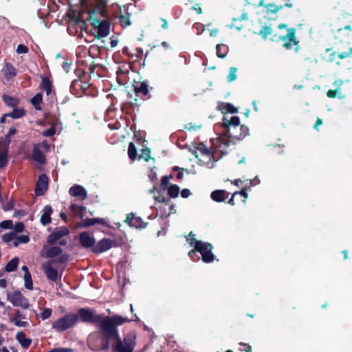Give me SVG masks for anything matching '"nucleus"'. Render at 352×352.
Segmentation results:
<instances>
[{
  "instance_id": "72a5a7b5",
  "label": "nucleus",
  "mask_w": 352,
  "mask_h": 352,
  "mask_svg": "<svg viewBox=\"0 0 352 352\" xmlns=\"http://www.w3.org/2000/svg\"><path fill=\"white\" fill-rule=\"evenodd\" d=\"M2 98L5 104L8 107H15L19 104V100L16 98L10 96L8 95H3Z\"/></svg>"
},
{
  "instance_id": "473e14b6",
  "label": "nucleus",
  "mask_w": 352,
  "mask_h": 352,
  "mask_svg": "<svg viewBox=\"0 0 352 352\" xmlns=\"http://www.w3.org/2000/svg\"><path fill=\"white\" fill-rule=\"evenodd\" d=\"M216 49L217 56L221 58H224L226 56L229 50L228 47L224 44H217L216 46Z\"/></svg>"
},
{
  "instance_id": "c03bdc74",
  "label": "nucleus",
  "mask_w": 352,
  "mask_h": 352,
  "mask_svg": "<svg viewBox=\"0 0 352 352\" xmlns=\"http://www.w3.org/2000/svg\"><path fill=\"white\" fill-rule=\"evenodd\" d=\"M236 67H232L229 69V74L227 76L228 82H232L236 78Z\"/></svg>"
},
{
  "instance_id": "20e7f679",
  "label": "nucleus",
  "mask_w": 352,
  "mask_h": 352,
  "mask_svg": "<svg viewBox=\"0 0 352 352\" xmlns=\"http://www.w3.org/2000/svg\"><path fill=\"white\" fill-rule=\"evenodd\" d=\"M78 320V316L75 314H66L63 317L55 320L52 328L57 331L63 332L72 327Z\"/></svg>"
},
{
  "instance_id": "ea45409f",
  "label": "nucleus",
  "mask_w": 352,
  "mask_h": 352,
  "mask_svg": "<svg viewBox=\"0 0 352 352\" xmlns=\"http://www.w3.org/2000/svg\"><path fill=\"white\" fill-rule=\"evenodd\" d=\"M128 155L131 160L134 161L137 157V149L133 142H130L128 148Z\"/></svg>"
},
{
  "instance_id": "4c0bfd02",
  "label": "nucleus",
  "mask_w": 352,
  "mask_h": 352,
  "mask_svg": "<svg viewBox=\"0 0 352 352\" xmlns=\"http://www.w3.org/2000/svg\"><path fill=\"white\" fill-rule=\"evenodd\" d=\"M168 194L171 198H176L178 197L180 188L177 184H171L168 188Z\"/></svg>"
},
{
  "instance_id": "a19ab883",
  "label": "nucleus",
  "mask_w": 352,
  "mask_h": 352,
  "mask_svg": "<svg viewBox=\"0 0 352 352\" xmlns=\"http://www.w3.org/2000/svg\"><path fill=\"white\" fill-rule=\"evenodd\" d=\"M24 281L25 288L32 290L33 289V282L30 272L25 273Z\"/></svg>"
},
{
  "instance_id": "a878e982",
  "label": "nucleus",
  "mask_w": 352,
  "mask_h": 352,
  "mask_svg": "<svg viewBox=\"0 0 352 352\" xmlns=\"http://www.w3.org/2000/svg\"><path fill=\"white\" fill-rule=\"evenodd\" d=\"M25 315L23 312H21L20 310H16L14 315L12 321L16 327H26L28 325V322H25V321L20 320V319H25Z\"/></svg>"
},
{
  "instance_id": "e433bc0d",
  "label": "nucleus",
  "mask_w": 352,
  "mask_h": 352,
  "mask_svg": "<svg viewBox=\"0 0 352 352\" xmlns=\"http://www.w3.org/2000/svg\"><path fill=\"white\" fill-rule=\"evenodd\" d=\"M30 241V237L28 235H19L14 236V241L13 242V245L14 247H17L21 243H28Z\"/></svg>"
},
{
  "instance_id": "49530a36",
  "label": "nucleus",
  "mask_w": 352,
  "mask_h": 352,
  "mask_svg": "<svg viewBox=\"0 0 352 352\" xmlns=\"http://www.w3.org/2000/svg\"><path fill=\"white\" fill-rule=\"evenodd\" d=\"M144 158L146 162H148L151 159V150L148 148H146L142 150V153L139 156V159Z\"/></svg>"
},
{
  "instance_id": "1a4fd4ad",
  "label": "nucleus",
  "mask_w": 352,
  "mask_h": 352,
  "mask_svg": "<svg viewBox=\"0 0 352 352\" xmlns=\"http://www.w3.org/2000/svg\"><path fill=\"white\" fill-rule=\"evenodd\" d=\"M117 246V242L107 238H103L100 240L97 243H95L91 251L96 254H100L110 250L113 247Z\"/></svg>"
},
{
  "instance_id": "5701e85b",
  "label": "nucleus",
  "mask_w": 352,
  "mask_h": 352,
  "mask_svg": "<svg viewBox=\"0 0 352 352\" xmlns=\"http://www.w3.org/2000/svg\"><path fill=\"white\" fill-rule=\"evenodd\" d=\"M82 87L81 79H75L72 82L70 85V91L73 95L76 96V97L82 96Z\"/></svg>"
},
{
  "instance_id": "2eb2a0df",
  "label": "nucleus",
  "mask_w": 352,
  "mask_h": 352,
  "mask_svg": "<svg viewBox=\"0 0 352 352\" xmlns=\"http://www.w3.org/2000/svg\"><path fill=\"white\" fill-rule=\"evenodd\" d=\"M79 242L82 248L93 249L96 240L88 232H82L79 234Z\"/></svg>"
},
{
  "instance_id": "f257e3e1",
  "label": "nucleus",
  "mask_w": 352,
  "mask_h": 352,
  "mask_svg": "<svg viewBox=\"0 0 352 352\" xmlns=\"http://www.w3.org/2000/svg\"><path fill=\"white\" fill-rule=\"evenodd\" d=\"M78 320L82 322L95 324L99 329L102 336L99 346H91L89 343V348L92 351H107L111 346L113 352H133L135 346V335L133 333L126 334L122 340L118 327L131 320L120 315L111 316L95 314L89 308H80L77 314Z\"/></svg>"
},
{
  "instance_id": "412c9836",
  "label": "nucleus",
  "mask_w": 352,
  "mask_h": 352,
  "mask_svg": "<svg viewBox=\"0 0 352 352\" xmlns=\"http://www.w3.org/2000/svg\"><path fill=\"white\" fill-rule=\"evenodd\" d=\"M5 78L8 80L16 76V69L10 63H6L1 70Z\"/></svg>"
},
{
  "instance_id": "a18cd8bd",
  "label": "nucleus",
  "mask_w": 352,
  "mask_h": 352,
  "mask_svg": "<svg viewBox=\"0 0 352 352\" xmlns=\"http://www.w3.org/2000/svg\"><path fill=\"white\" fill-rule=\"evenodd\" d=\"M8 164V155L6 152L0 153V168H4Z\"/></svg>"
},
{
  "instance_id": "b1692460",
  "label": "nucleus",
  "mask_w": 352,
  "mask_h": 352,
  "mask_svg": "<svg viewBox=\"0 0 352 352\" xmlns=\"http://www.w3.org/2000/svg\"><path fill=\"white\" fill-rule=\"evenodd\" d=\"M32 159L41 164H44L45 163V155L39 148L38 145H35L33 148Z\"/></svg>"
},
{
  "instance_id": "8fccbe9b",
  "label": "nucleus",
  "mask_w": 352,
  "mask_h": 352,
  "mask_svg": "<svg viewBox=\"0 0 352 352\" xmlns=\"http://www.w3.org/2000/svg\"><path fill=\"white\" fill-rule=\"evenodd\" d=\"M135 107H138V105L133 102H129L122 106V110L124 111L125 109L126 113H130L132 110H134Z\"/></svg>"
},
{
  "instance_id": "e2e57ef3",
  "label": "nucleus",
  "mask_w": 352,
  "mask_h": 352,
  "mask_svg": "<svg viewBox=\"0 0 352 352\" xmlns=\"http://www.w3.org/2000/svg\"><path fill=\"white\" fill-rule=\"evenodd\" d=\"M75 74L78 76L77 79H81V80H83L86 76V72L81 69H76L75 70Z\"/></svg>"
},
{
  "instance_id": "f704fd0d",
  "label": "nucleus",
  "mask_w": 352,
  "mask_h": 352,
  "mask_svg": "<svg viewBox=\"0 0 352 352\" xmlns=\"http://www.w3.org/2000/svg\"><path fill=\"white\" fill-rule=\"evenodd\" d=\"M19 261V258L17 257H14L10 260L5 267L6 271L8 272L15 271L18 267Z\"/></svg>"
},
{
  "instance_id": "864d4df0",
  "label": "nucleus",
  "mask_w": 352,
  "mask_h": 352,
  "mask_svg": "<svg viewBox=\"0 0 352 352\" xmlns=\"http://www.w3.org/2000/svg\"><path fill=\"white\" fill-rule=\"evenodd\" d=\"M13 226L12 220H5L0 223V228L3 229H10Z\"/></svg>"
},
{
  "instance_id": "39448f33",
  "label": "nucleus",
  "mask_w": 352,
  "mask_h": 352,
  "mask_svg": "<svg viewBox=\"0 0 352 352\" xmlns=\"http://www.w3.org/2000/svg\"><path fill=\"white\" fill-rule=\"evenodd\" d=\"M107 6V4L105 0H96L93 8L87 11L90 21L99 19V16L107 19L108 17Z\"/></svg>"
},
{
  "instance_id": "3c124183",
  "label": "nucleus",
  "mask_w": 352,
  "mask_h": 352,
  "mask_svg": "<svg viewBox=\"0 0 352 352\" xmlns=\"http://www.w3.org/2000/svg\"><path fill=\"white\" fill-rule=\"evenodd\" d=\"M14 232L6 233L2 236V240L3 242L9 243L12 241H14Z\"/></svg>"
},
{
  "instance_id": "393cba45",
  "label": "nucleus",
  "mask_w": 352,
  "mask_h": 352,
  "mask_svg": "<svg viewBox=\"0 0 352 352\" xmlns=\"http://www.w3.org/2000/svg\"><path fill=\"white\" fill-rule=\"evenodd\" d=\"M52 212V208L50 206L47 205L44 207L43 210V214L40 219L41 223L43 226H46L51 223V214Z\"/></svg>"
},
{
  "instance_id": "09e8293b",
  "label": "nucleus",
  "mask_w": 352,
  "mask_h": 352,
  "mask_svg": "<svg viewBox=\"0 0 352 352\" xmlns=\"http://www.w3.org/2000/svg\"><path fill=\"white\" fill-rule=\"evenodd\" d=\"M173 178V175H165L163 176L161 179V188L163 190H165L169 183L170 179Z\"/></svg>"
},
{
  "instance_id": "a211bd4d",
  "label": "nucleus",
  "mask_w": 352,
  "mask_h": 352,
  "mask_svg": "<svg viewBox=\"0 0 352 352\" xmlns=\"http://www.w3.org/2000/svg\"><path fill=\"white\" fill-rule=\"evenodd\" d=\"M133 88L136 96L142 95L147 98H150V96H148V85L147 82H140L139 83L134 85Z\"/></svg>"
},
{
  "instance_id": "f8f14e48",
  "label": "nucleus",
  "mask_w": 352,
  "mask_h": 352,
  "mask_svg": "<svg viewBox=\"0 0 352 352\" xmlns=\"http://www.w3.org/2000/svg\"><path fill=\"white\" fill-rule=\"evenodd\" d=\"M69 233V230L66 227L57 228L48 236L47 242L49 245H52L62 237L68 235Z\"/></svg>"
},
{
  "instance_id": "338daca9",
  "label": "nucleus",
  "mask_w": 352,
  "mask_h": 352,
  "mask_svg": "<svg viewBox=\"0 0 352 352\" xmlns=\"http://www.w3.org/2000/svg\"><path fill=\"white\" fill-rule=\"evenodd\" d=\"M192 27H193V28H195L197 30L198 34H201L204 30V28L202 24L199 23H194Z\"/></svg>"
},
{
  "instance_id": "7ed1b4c3",
  "label": "nucleus",
  "mask_w": 352,
  "mask_h": 352,
  "mask_svg": "<svg viewBox=\"0 0 352 352\" xmlns=\"http://www.w3.org/2000/svg\"><path fill=\"white\" fill-rule=\"evenodd\" d=\"M278 0H260L258 6L262 7L263 12L265 14V17L270 19L271 14H276L283 8H291L293 7L292 3L287 2L283 5H278Z\"/></svg>"
},
{
  "instance_id": "dca6fc26",
  "label": "nucleus",
  "mask_w": 352,
  "mask_h": 352,
  "mask_svg": "<svg viewBox=\"0 0 352 352\" xmlns=\"http://www.w3.org/2000/svg\"><path fill=\"white\" fill-rule=\"evenodd\" d=\"M82 221L81 223H78V228H89L96 223L109 227V225L107 224L106 220L102 218H87L85 219H82Z\"/></svg>"
},
{
  "instance_id": "c85d7f7f",
  "label": "nucleus",
  "mask_w": 352,
  "mask_h": 352,
  "mask_svg": "<svg viewBox=\"0 0 352 352\" xmlns=\"http://www.w3.org/2000/svg\"><path fill=\"white\" fill-rule=\"evenodd\" d=\"M16 338L21 346L25 349H28L32 343L31 339L27 338L23 332H18L16 335Z\"/></svg>"
},
{
  "instance_id": "6ab92c4d",
  "label": "nucleus",
  "mask_w": 352,
  "mask_h": 352,
  "mask_svg": "<svg viewBox=\"0 0 352 352\" xmlns=\"http://www.w3.org/2000/svg\"><path fill=\"white\" fill-rule=\"evenodd\" d=\"M337 54L338 58L340 60L352 58V46L348 48L347 51L343 52H333L329 56V61L333 62L335 59V56Z\"/></svg>"
},
{
  "instance_id": "5fc2aeb1",
  "label": "nucleus",
  "mask_w": 352,
  "mask_h": 352,
  "mask_svg": "<svg viewBox=\"0 0 352 352\" xmlns=\"http://www.w3.org/2000/svg\"><path fill=\"white\" fill-rule=\"evenodd\" d=\"M97 94V90L95 87H94L91 84H89L88 89L85 92V96H96Z\"/></svg>"
},
{
  "instance_id": "9b49d317",
  "label": "nucleus",
  "mask_w": 352,
  "mask_h": 352,
  "mask_svg": "<svg viewBox=\"0 0 352 352\" xmlns=\"http://www.w3.org/2000/svg\"><path fill=\"white\" fill-rule=\"evenodd\" d=\"M296 29L292 28L287 30L285 35L280 36L278 38L284 41L283 46L286 49H290L293 45H296L298 43L296 38Z\"/></svg>"
},
{
  "instance_id": "6e6552de",
  "label": "nucleus",
  "mask_w": 352,
  "mask_h": 352,
  "mask_svg": "<svg viewBox=\"0 0 352 352\" xmlns=\"http://www.w3.org/2000/svg\"><path fill=\"white\" fill-rule=\"evenodd\" d=\"M91 26L97 30L96 38L107 36L110 32V23L105 20L94 19L91 22Z\"/></svg>"
},
{
  "instance_id": "cd10ccee",
  "label": "nucleus",
  "mask_w": 352,
  "mask_h": 352,
  "mask_svg": "<svg viewBox=\"0 0 352 352\" xmlns=\"http://www.w3.org/2000/svg\"><path fill=\"white\" fill-rule=\"evenodd\" d=\"M63 253V250L58 246H54L49 248L45 254H42L43 256L48 258H53Z\"/></svg>"
},
{
  "instance_id": "f3484780",
  "label": "nucleus",
  "mask_w": 352,
  "mask_h": 352,
  "mask_svg": "<svg viewBox=\"0 0 352 352\" xmlns=\"http://www.w3.org/2000/svg\"><path fill=\"white\" fill-rule=\"evenodd\" d=\"M69 193L72 197H80L82 199H85L87 197V192L86 189L78 184H75L69 188Z\"/></svg>"
},
{
  "instance_id": "ddd939ff",
  "label": "nucleus",
  "mask_w": 352,
  "mask_h": 352,
  "mask_svg": "<svg viewBox=\"0 0 352 352\" xmlns=\"http://www.w3.org/2000/svg\"><path fill=\"white\" fill-rule=\"evenodd\" d=\"M48 180L49 179L45 174L39 175L34 190V193L36 196H42L45 194L47 189Z\"/></svg>"
},
{
  "instance_id": "052dcab7",
  "label": "nucleus",
  "mask_w": 352,
  "mask_h": 352,
  "mask_svg": "<svg viewBox=\"0 0 352 352\" xmlns=\"http://www.w3.org/2000/svg\"><path fill=\"white\" fill-rule=\"evenodd\" d=\"M17 132L16 129L14 127L10 128L8 134L6 136V140L8 142H10V138L16 134Z\"/></svg>"
},
{
  "instance_id": "6e6d98bb",
  "label": "nucleus",
  "mask_w": 352,
  "mask_h": 352,
  "mask_svg": "<svg viewBox=\"0 0 352 352\" xmlns=\"http://www.w3.org/2000/svg\"><path fill=\"white\" fill-rule=\"evenodd\" d=\"M59 256H60L58 258L54 259L56 261V263H65L69 260V254L67 253L61 254Z\"/></svg>"
},
{
  "instance_id": "603ef678",
  "label": "nucleus",
  "mask_w": 352,
  "mask_h": 352,
  "mask_svg": "<svg viewBox=\"0 0 352 352\" xmlns=\"http://www.w3.org/2000/svg\"><path fill=\"white\" fill-rule=\"evenodd\" d=\"M56 132V129L54 126H51L50 128L44 130L42 132V135L44 137H52L53 136Z\"/></svg>"
},
{
  "instance_id": "2f4dec72",
  "label": "nucleus",
  "mask_w": 352,
  "mask_h": 352,
  "mask_svg": "<svg viewBox=\"0 0 352 352\" xmlns=\"http://www.w3.org/2000/svg\"><path fill=\"white\" fill-rule=\"evenodd\" d=\"M43 102V94L37 93L33 98H31L30 102L34 106L35 109L41 110V104Z\"/></svg>"
},
{
  "instance_id": "de8ad7c7",
  "label": "nucleus",
  "mask_w": 352,
  "mask_h": 352,
  "mask_svg": "<svg viewBox=\"0 0 352 352\" xmlns=\"http://www.w3.org/2000/svg\"><path fill=\"white\" fill-rule=\"evenodd\" d=\"M52 311L50 308H45L43 311L41 313L40 317L43 320H47L50 318L52 316Z\"/></svg>"
},
{
  "instance_id": "0e129e2a",
  "label": "nucleus",
  "mask_w": 352,
  "mask_h": 352,
  "mask_svg": "<svg viewBox=\"0 0 352 352\" xmlns=\"http://www.w3.org/2000/svg\"><path fill=\"white\" fill-rule=\"evenodd\" d=\"M239 344L241 346L240 349V350L241 351H245V352H251L252 351V346L249 344L241 342Z\"/></svg>"
},
{
  "instance_id": "423d86ee",
  "label": "nucleus",
  "mask_w": 352,
  "mask_h": 352,
  "mask_svg": "<svg viewBox=\"0 0 352 352\" xmlns=\"http://www.w3.org/2000/svg\"><path fill=\"white\" fill-rule=\"evenodd\" d=\"M7 299L14 307H21L24 309L30 307L29 300L19 290L12 293H8Z\"/></svg>"
},
{
  "instance_id": "c756f323",
  "label": "nucleus",
  "mask_w": 352,
  "mask_h": 352,
  "mask_svg": "<svg viewBox=\"0 0 352 352\" xmlns=\"http://www.w3.org/2000/svg\"><path fill=\"white\" fill-rule=\"evenodd\" d=\"M226 192L223 190H216L211 193V199L217 202H222L226 199Z\"/></svg>"
},
{
  "instance_id": "13d9d810",
  "label": "nucleus",
  "mask_w": 352,
  "mask_h": 352,
  "mask_svg": "<svg viewBox=\"0 0 352 352\" xmlns=\"http://www.w3.org/2000/svg\"><path fill=\"white\" fill-rule=\"evenodd\" d=\"M197 149L203 155L208 157L209 159H210L212 157L210 151L208 150V148L205 147L204 146L203 147H199L197 148Z\"/></svg>"
},
{
  "instance_id": "37998d69",
  "label": "nucleus",
  "mask_w": 352,
  "mask_h": 352,
  "mask_svg": "<svg viewBox=\"0 0 352 352\" xmlns=\"http://www.w3.org/2000/svg\"><path fill=\"white\" fill-rule=\"evenodd\" d=\"M75 208H79V212L78 213V216L82 219L85 216V212L86 210L85 207L82 206H78L75 204H72L70 206L71 210H74Z\"/></svg>"
},
{
  "instance_id": "7c9ffc66",
  "label": "nucleus",
  "mask_w": 352,
  "mask_h": 352,
  "mask_svg": "<svg viewBox=\"0 0 352 352\" xmlns=\"http://www.w3.org/2000/svg\"><path fill=\"white\" fill-rule=\"evenodd\" d=\"M130 17L131 14L129 12L121 14L118 16L119 23L123 28H126L131 25V22Z\"/></svg>"
},
{
  "instance_id": "680f3d73",
  "label": "nucleus",
  "mask_w": 352,
  "mask_h": 352,
  "mask_svg": "<svg viewBox=\"0 0 352 352\" xmlns=\"http://www.w3.org/2000/svg\"><path fill=\"white\" fill-rule=\"evenodd\" d=\"M25 229L24 223L22 222H17L15 223L14 230L16 232H22Z\"/></svg>"
},
{
  "instance_id": "4468645a",
  "label": "nucleus",
  "mask_w": 352,
  "mask_h": 352,
  "mask_svg": "<svg viewBox=\"0 0 352 352\" xmlns=\"http://www.w3.org/2000/svg\"><path fill=\"white\" fill-rule=\"evenodd\" d=\"M124 222L131 227L136 228H144L148 224L147 223L144 222L140 217H136L133 212L127 214Z\"/></svg>"
},
{
  "instance_id": "4d7b16f0",
  "label": "nucleus",
  "mask_w": 352,
  "mask_h": 352,
  "mask_svg": "<svg viewBox=\"0 0 352 352\" xmlns=\"http://www.w3.org/2000/svg\"><path fill=\"white\" fill-rule=\"evenodd\" d=\"M28 47L23 45V44H19L17 47H16V52L17 54H26L28 52Z\"/></svg>"
},
{
  "instance_id": "bb28decb",
  "label": "nucleus",
  "mask_w": 352,
  "mask_h": 352,
  "mask_svg": "<svg viewBox=\"0 0 352 352\" xmlns=\"http://www.w3.org/2000/svg\"><path fill=\"white\" fill-rule=\"evenodd\" d=\"M218 109L223 114L227 113H236L238 112V109L232 104L228 102H221L218 105Z\"/></svg>"
},
{
  "instance_id": "bf43d9fd",
  "label": "nucleus",
  "mask_w": 352,
  "mask_h": 352,
  "mask_svg": "<svg viewBox=\"0 0 352 352\" xmlns=\"http://www.w3.org/2000/svg\"><path fill=\"white\" fill-rule=\"evenodd\" d=\"M154 199L160 203H168L169 199L164 197L162 194L158 192V195L154 196Z\"/></svg>"
},
{
  "instance_id": "c9c22d12",
  "label": "nucleus",
  "mask_w": 352,
  "mask_h": 352,
  "mask_svg": "<svg viewBox=\"0 0 352 352\" xmlns=\"http://www.w3.org/2000/svg\"><path fill=\"white\" fill-rule=\"evenodd\" d=\"M349 36V33H346L344 29L338 28L336 33L334 34L335 40L341 43L344 38H346Z\"/></svg>"
},
{
  "instance_id": "f03ea898",
  "label": "nucleus",
  "mask_w": 352,
  "mask_h": 352,
  "mask_svg": "<svg viewBox=\"0 0 352 352\" xmlns=\"http://www.w3.org/2000/svg\"><path fill=\"white\" fill-rule=\"evenodd\" d=\"M192 241L190 246L195 248V250L201 254L203 262L208 263L214 260L215 256L212 253L213 247L211 243L194 239Z\"/></svg>"
},
{
  "instance_id": "774afa93",
  "label": "nucleus",
  "mask_w": 352,
  "mask_h": 352,
  "mask_svg": "<svg viewBox=\"0 0 352 352\" xmlns=\"http://www.w3.org/2000/svg\"><path fill=\"white\" fill-rule=\"evenodd\" d=\"M191 195V192L189 189L184 188L181 191V196L183 198H188Z\"/></svg>"
},
{
  "instance_id": "0eeeda50",
  "label": "nucleus",
  "mask_w": 352,
  "mask_h": 352,
  "mask_svg": "<svg viewBox=\"0 0 352 352\" xmlns=\"http://www.w3.org/2000/svg\"><path fill=\"white\" fill-rule=\"evenodd\" d=\"M221 124L225 135L229 138L232 133L234 131H237L240 125V118L236 116H232L230 119L224 116L222 119Z\"/></svg>"
},
{
  "instance_id": "9d476101",
  "label": "nucleus",
  "mask_w": 352,
  "mask_h": 352,
  "mask_svg": "<svg viewBox=\"0 0 352 352\" xmlns=\"http://www.w3.org/2000/svg\"><path fill=\"white\" fill-rule=\"evenodd\" d=\"M56 263L55 260H50L42 265V269L47 278L53 282L60 280L61 276H58L57 269L53 267V265Z\"/></svg>"
},
{
  "instance_id": "58836bf2",
  "label": "nucleus",
  "mask_w": 352,
  "mask_h": 352,
  "mask_svg": "<svg viewBox=\"0 0 352 352\" xmlns=\"http://www.w3.org/2000/svg\"><path fill=\"white\" fill-rule=\"evenodd\" d=\"M25 115V111L23 109H14L12 111L8 113V116L13 119H19Z\"/></svg>"
},
{
  "instance_id": "4be33fe9",
  "label": "nucleus",
  "mask_w": 352,
  "mask_h": 352,
  "mask_svg": "<svg viewBox=\"0 0 352 352\" xmlns=\"http://www.w3.org/2000/svg\"><path fill=\"white\" fill-rule=\"evenodd\" d=\"M239 127L240 132L238 133L236 131H234L233 133H232L231 135H230L229 138L240 140H243L244 138L249 135V128L247 126L241 124L239 125Z\"/></svg>"
},
{
  "instance_id": "aec40b11",
  "label": "nucleus",
  "mask_w": 352,
  "mask_h": 352,
  "mask_svg": "<svg viewBox=\"0 0 352 352\" xmlns=\"http://www.w3.org/2000/svg\"><path fill=\"white\" fill-rule=\"evenodd\" d=\"M52 81L47 76H41V82L39 85V89L46 92V95L50 96L52 93Z\"/></svg>"
},
{
  "instance_id": "79ce46f5",
  "label": "nucleus",
  "mask_w": 352,
  "mask_h": 352,
  "mask_svg": "<svg viewBox=\"0 0 352 352\" xmlns=\"http://www.w3.org/2000/svg\"><path fill=\"white\" fill-rule=\"evenodd\" d=\"M272 33V30L271 27L265 25L261 28L258 34L261 35L263 38L265 39L267 38V36L270 35Z\"/></svg>"
},
{
  "instance_id": "69168bd1",
  "label": "nucleus",
  "mask_w": 352,
  "mask_h": 352,
  "mask_svg": "<svg viewBox=\"0 0 352 352\" xmlns=\"http://www.w3.org/2000/svg\"><path fill=\"white\" fill-rule=\"evenodd\" d=\"M148 177L151 182H155L157 179V176L156 172L154 170V168L151 169L148 173Z\"/></svg>"
}]
</instances>
